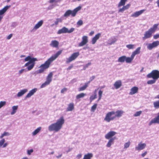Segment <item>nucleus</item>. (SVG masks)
<instances>
[{
  "instance_id": "f257e3e1",
  "label": "nucleus",
  "mask_w": 159,
  "mask_h": 159,
  "mask_svg": "<svg viewBox=\"0 0 159 159\" xmlns=\"http://www.w3.org/2000/svg\"><path fill=\"white\" fill-rule=\"evenodd\" d=\"M62 52V50L58 51L55 54L52 55L44 64H42L39 67L40 68L37 71V73H42L46 69L49 68L51 63L61 54Z\"/></svg>"
},
{
  "instance_id": "f03ea898",
  "label": "nucleus",
  "mask_w": 159,
  "mask_h": 159,
  "mask_svg": "<svg viewBox=\"0 0 159 159\" xmlns=\"http://www.w3.org/2000/svg\"><path fill=\"white\" fill-rule=\"evenodd\" d=\"M124 112L122 110H118L116 112L113 111L108 112L106 115L104 120L107 122H109L112 120L116 117L119 118L121 117Z\"/></svg>"
},
{
  "instance_id": "7ed1b4c3",
  "label": "nucleus",
  "mask_w": 159,
  "mask_h": 159,
  "mask_svg": "<svg viewBox=\"0 0 159 159\" xmlns=\"http://www.w3.org/2000/svg\"><path fill=\"white\" fill-rule=\"evenodd\" d=\"M64 122V117L62 116L57 120L56 123L50 125L48 127V129L50 131L57 132L61 129Z\"/></svg>"
},
{
  "instance_id": "20e7f679",
  "label": "nucleus",
  "mask_w": 159,
  "mask_h": 159,
  "mask_svg": "<svg viewBox=\"0 0 159 159\" xmlns=\"http://www.w3.org/2000/svg\"><path fill=\"white\" fill-rule=\"evenodd\" d=\"M28 62L26 63L24 66L27 67V69L28 71L32 70L35 65V62L38 61V59L36 58L31 57L30 56H28L25 59V61Z\"/></svg>"
},
{
  "instance_id": "39448f33",
  "label": "nucleus",
  "mask_w": 159,
  "mask_h": 159,
  "mask_svg": "<svg viewBox=\"0 0 159 159\" xmlns=\"http://www.w3.org/2000/svg\"><path fill=\"white\" fill-rule=\"evenodd\" d=\"M158 25V24H155L153 25L152 27L148 31H146L144 34V36L143 37V40H144L151 38L152 36V34L157 30Z\"/></svg>"
},
{
  "instance_id": "423d86ee",
  "label": "nucleus",
  "mask_w": 159,
  "mask_h": 159,
  "mask_svg": "<svg viewBox=\"0 0 159 159\" xmlns=\"http://www.w3.org/2000/svg\"><path fill=\"white\" fill-rule=\"evenodd\" d=\"M148 78H152L156 80L159 78V71L157 70H152L151 73L147 75Z\"/></svg>"
},
{
  "instance_id": "0eeeda50",
  "label": "nucleus",
  "mask_w": 159,
  "mask_h": 159,
  "mask_svg": "<svg viewBox=\"0 0 159 159\" xmlns=\"http://www.w3.org/2000/svg\"><path fill=\"white\" fill-rule=\"evenodd\" d=\"M80 7H77L73 10H68L64 14V16L65 17H67L69 16L70 15L73 17H74L76 15L77 12L80 10Z\"/></svg>"
},
{
  "instance_id": "6e6552de",
  "label": "nucleus",
  "mask_w": 159,
  "mask_h": 159,
  "mask_svg": "<svg viewBox=\"0 0 159 159\" xmlns=\"http://www.w3.org/2000/svg\"><path fill=\"white\" fill-rule=\"evenodd\" d=\"M52 72H50L48 74L46 77V81L43 83L41 86V88L45 87L46 85L49 84L52 81V78L53 76Z\"/></svg>"
},
{
  "instance_id": "1a4fd4ad",
  "label": "nucleus",
  "mask_w": 159,
  "mask_h": 159,
  "mask_svg": "<svg viewBox=\"0 0 159 159\" xmlns=\"http://www.w3.org/2000/svg\"><path fill=\"white\" fill-rule=\"evenodd\" d=\"M75 29L73 28H71L69 30L65 27H63L61 29L59 30L57 32L58 34H60L62 33H70L74 31Z\"/></svg>"
},
{
  "instance_id": "9d476101",
  "label": "nucleus",
  "mask_w": 159,
  "mask_h": 159,
  "mask_svg": "<svg viewBox=\"0 0 159 159\" xmlns=\"http://www.w3.org/2000/svg\"><path fill=\"white\" fill-rule=\"evenodd\" d=\"M79 52H77L73 53L71 56L68 58H66V63H69L75 60L79 55Z\"/></svg>"
},
{
  "instance_id": "9b49d317",
  "label": "nucleus",
  "mask_w": 159,
  "mask_h": 159,
  "mask_svg": "<svg viewBox=\"0 0 159 159\" xmlns=\"http://www.w3.org/2000/svg\"><path fill=\"white\" fill-rule=\"evenodd\" d=\"M159 45V41H156L153 42L151 43H149L147 46V48L149 50H152L153 48L157 47Z\"/></svg>"
},
{
  "instance_id": "f8f14e48",
  "label": "nucleus",
  "mask_w": 159,
  "mask_h": 159,
  "mask_svg": "<svg viewBox=\"0 0 159 159\" xmlns=\"http://www.w3.org/2000/svg\"><path fill=\"white\" fill-rule=\"evenodd\" d=\"M88 42V37L86 36H84L82 37V41L79 44L78 46L79 47L83 46L86 44Z\"/></svg>"
},
{
  "instance_id": "ddd939ff",
  "label": "nucleus",
  "mask_w": 159,
  "mask_h": 159,
  "mask_svg": "<svg viewBox=\"0 0 159 159\" xmlns=\"http://www.w3.org/2000/svg\"><path fill=\"white\" fill-rule=\"evenodd\" d=\"M153 123L159 124V113H158L157 117L151 120L149 123V125H151Z\"/></svg>"
},
{
  "instance_id": "4468645a",
  "label": "nucleus",
  "mask_w": 159,
  "mask_h": 159,
  "mask_svg": "<svg viewBox=\"0 0 159 159\" xmlns=\"http://www.w3.org/2000/svg\"><path fill=\"white\" fill-rule=\"evenodd\" d=\"M116 134V132L114 131H110L108 132L105 135V138L106 139H109L114 136Z\"/></svg>"
},
{
  "instance_id": "2eb2a0df",
  "label": "nucleus",
  "mask_w": 159,
  "mask_h": 159,
  "mask_svg": "<svg viewBox=\"0 0 159 159\" xmlns=\"http://www.w3.org/2000/svg\"><path fill=\"white\" fill-rule=\"evenodd\" d=\"M144 9L141 10L139 11L135 12L131 16L133 17H136L142 14L145 11Z\"/></svg>"
},
{
  "instance_id": "dca6fc26",
  "label": "nucleus",
  "mask_w": 159,
  "mask_h": 159,
  "mask_svg": "<svg viewBox=\"0 0 159 159\" xmlns=\"http://www.w3.org/2000/svg\"><path fill=\"white\" fill-rule=\"evenodd\" d=\"M146 146V144L145 143H139L138 146L135 147V149L138 151L143 150L145 148Z\"/></svg>"
},
{
  "instance_id": "f3484780",
  "label": "nucleus",
  "mask_w": 159,
  "mask_h": 159,
  "mask_svg": "<svg viewBox=\"0 0 159 159\" xmlns=\"http://www.w3.org/2000/svg\"><path fill=\"white\" fill-rule=\"evenodd\" d=\"M139 89L138 87L134 86L132 87L130 89V91L129 93V94L132 95L138 93Z\"/></svg>"
},
{
  "instance_id": "a211bd4d",
  "label": "nucleus",
  "mask_w": 159,
  "mask_h": 159,
  "mask_svg": "<svg viewBox=\"0 0 159 159\" xmlns=\"http://www.w3.org/2000/svg\"><path fill=\"white\" fill-rule=\"evenodd\" d=\"M101 34L99 33L96 34L95 36L93 38L92 40V44H94L96 42L97 40L100 37Z\"/></svg>"
},
{
  "instance_id": "6ab92c4d",
  "label": "nucleus",
  "mask_w": 159,
  "mask_h": 159,
  "mask_svg": "<svg viewBox=\"0 0 159 159\" xmlns=\"http://www.w3.org/2000/svg\"><path fill=\"white\" fill-rule=\"evenodd\" d=\"M59 44V43L58 42L57 40H54L51 41L50 45L53 47L57 48L58 47Z\"/></svg>"
},
{
  "instance_id": "aec40b11",
  "label": "nucleus",
  "mask_w": 159,
  "mask_h": 159,
  "mask_svg": "<svg viewBox=\"0 0 159 159\" xmlns=\"http://www.w3.org/2000/svg\"><path fill=\"white\" fill-rule=\"evenodd\" d=\"M114 86L116 89L120 88L122 86V83L121 80H118L116 81L114 84Z\"/></svg>"
},
{
  "instance_id": "412c9836",
  "label": "nucleus",
  "mask_w": 159,
  "mask_h": 159,
  "mask_svg": "<svg viewBox=\"0 0 159 159\" xmlns=\"http://www.w3.org/2000/svg\"><path fill=\"white\" fill-rule=\"evenodd\" d=\"M74 108V105L73 103H70L68 104L66 111H71Z\"/></svg>"
},
{
  "instance_id": "4be33fe9",
  "label": "nucleus",
  "mask_w": 159,
  "mask_h": 159,
  "mask_svg": "<svg viewBox=\"0 0 159 159\" xmlns=\"http://www.w3.org/2000/svg\"><path fill=\"white\" fill-rule=\"evenodd\" d=\"M116 139V137H115L113 138L109 139V140L106 146L107 147H110L112 144H113L114 140Z\"/></svg>"
},
{
  "instance_id": "5701e85b",
  "label": "nucleus",
  "mask_w": 159,
  "mask_h": 159,
  "mask_svg": "<svg viewBox=\"0 0 159 159\" xmlns=\"http://www.w3.org/2000/svg\"><path fill=\"white\" fill-rule=\"evenodd\" d=\"M90 83V81H88V82L85 83L84 85L80 87L78 91H81L85 90L88 87V84Z\"/></svg>"
},
{
  "instance_id": "b1692460",
  "label": "nucleus",
  "mask_w": 159,
  "mask_h": 159,
  "mask_svg": "<svg viewBox=\"0 0 159 159\" xmlns=\"http://www.w3.org/2000/svg\"><path fill=\"white\" fill-rule=\"evenodd\" d=\"M37 90V89L35 88L30 90L26 96V98H27L30 97L31 96L34 94L36 92Z\"/></svg>"
},
{
  "instance_id": "393cba45",
  "label": "nucleus",
  "mask_w": 159,
  "mask_h": 159,
  "mask_svg": "<svg viewBox=\"0 0 159 159\" xmlns=\"http://www.w3.org/2000/svg\"><path fill=\"white\" fill-rule=\"evenodd\" d=\"M130 5L129 4H127L126 6H124L122 8H120L119 10V12H123L124 11L128 9L130 7Z\"/></svg>"
},
{
  "instance_id": "a878e982",
  "label": "nucleus",
  "mask_w": 159,
  "mask_h": 159,
  "mask_svg": "<svg viewBox=\"0 0 159 159\" xmlns=\"http://www.w3.org/2000/svg\"><path fill=\"white\" fill-rule=\"evenodd\" d=\"M43 21L42 20H41L39 21L35 25L34 29L36 30L39 28L43 24Z\"/></svg>"
},
{
  "instance_id": "bb28decb",
  "label": "nucleus",
  "mask_w": 159,
  "mask_h": 159,
  "mask_svg": "<svg viewBox=\"0 0 159 159\" xmlns=\"http://www.w3.org/2000/svg\"><path fill=\"white\" fill-rule=\"evenodd\" d=\"M10 7V6H7L4 7L2 9L0 10V16L4 14Z\"/></svg>"
},
{
  "instance_id": "cd10ccee",
  "label": "nucleus",
  "mask_w": 159,
  "mask_h": 159,
  "mask_svg": "<svg viewBox=\"0 0 159 159\" xmlns=\"http://www.w3.org/2000/svg\"><path fill=\"white\" fill-rule=\"evenodd\" d=\"M93 157V154L92 153H88L84 155L83 159H91Z\"/></svg>"
},
{
  "instance_id": "c85d7f7f",
  "label": "nucleus",
  "mask_w": 159,
  "mask_h": 159,
  "mask_svg": "<svg viewBox=\"0 0 159 159\" xmlns=\"http://www.w3.org/2000/svg\"><path fill=\"white\" fill-rule=\"evenodd\" d=\"M27 91L26 89H24L23 90H21L17 94L18 97H20L23 95L24 93H25Z\"/></svg>"
},
{
  "instance_id": "c756f323",
  "label": "nucleus",
  "mask_w": 159,
  "mask_h": 159,
  "mask_svg": "<svg viewBox=\"0 0 159 159\" xmlns=\"http://www.w3.org/2000/svg\"><path fill=\"white\" fill-rule=\"evenodd\" d=\"M127 1V0H120V2L118 4V7H119L121 6H124Z\"/></svg>"
},
{
  "instance_id": "7c9ffc66",
  "label": "nucleus",
  "mask_w": 159,
  "mask_h": 159,
  "mask_svg": "<svg viewBox=\"0 0 159 159\" xmlns=\"http://www.w3.org/2000/svg\"><path fill=\"white\" fill-rule=\"evenodd\" d=\"M18 108V106H13L12 107V111L11 113V115H13L16 112Z\"/></svg>"
},
{
  "instance_id": "2f4dec72",
  "label": "nucleus",
  "mask_w": 159,
  "mask_h": 159,
  "mask_svg": "<svg viewBox=\"0 0 159 159\" xmlns=\"http://www.w3.org/2000/svg\"><path fill=\"white\" fill-rule=\"evenodd\" d=\"M125 58L126 56H122L119 58L118 61L119 62H123L125 61Z\"/></svg>"
},
{
  "instance_id": "473e14b6",
  "label": "nucleus",
  "mask_w": 159,
  "mask_h": 159,
  "mask_svg": "<svg viewBox=\"0 0 159 159\" xmlns=\"http://www.w3.org/2000/svg\"><path fill=\"white\" fill-rule=\"evenodd\" d=\"M85 95L86 94L85 93H81L76 95V98L77 99H78L80 98H83Z\"/></svg>"
},
{
  "instance_id": "72a5a7b5",
  "label": "nucleus",
  "mask_w": 159,
  "mask_h": 159,
  "mask_svg": "<svg viewBox=\"0 0 159 159\" xmlns=\"http://www.w3.org/2000/svg\"><path fill=\"white\" fill-rule=\"evenodd\" d=\"M154 107L156 109H158L159 108V100L157 101H156L153 102Z\"/></svg>"
},
{
  "instance_id": "f704fd0d",
  "label": "nucleus",
  "mask_w": 159,
  "mask_h": 159,
  "mask_svg": "<svg viewBox=\"0 0 159 159\" xmlns=\"http://www.w3.org/2000/svg\"><path fill=\"white\" fill-rule=\"evenodd\" d=\"M41 129V127H39L36 129H35L33 133V134L34 135H35L37 133H38L39 132L40 130Z\"/></svg>"
},
{
  "instance_id": "c9c22d12",
  "label": "nucleus",
  "mask_w": 159,
  "mask_h": 159,
  "mask_svg": "<svg viewBox=\"0 0 159 159\" xmlns=\"http://www.w3.org/2000/svg\"><path fill=\"white\" fill-rule=\"evenodd\" d=\"M97 104L95 103L94 104L91 108V111H92L94 112L95 110L97 108Z\"/></svg>"
},
{
  "instance_id": "e433bc0d",
  "label": "nucleus",
  "mask_w": 159,
  "mask_h": 159,
  "mask_svg": "<svg viewBox=\"0 0 159 159\" xmlns=\"http://www.w3.org/2000/svg\"><path fill=\"white\" fill-rule=\"evenodd\" d=\"M156 80L153 79L152 80H149L148 81L147 83L148 84H152L155 83Z\"/></svg>"
},
{
  "instance_id": "4c0bfd02",
  "label": "nucleus",
  "mask_w": 159,
  "mask_h": 159,
  "mask_svg": "<svg viewBox=\"0 0 159 159\" xmlns=\"http://www.w3.org/2000/svg\"><path fill=\"white\" fill-rule=\"evenodd\" d=\"M125 60V61L127 63H130L133 60L130 57H126Z\"/></svg>"
},
{
  "instance_id": "58836bf2",
  "label": "nucleus",
  "mask_w": 159,
  "mask_h": 159,
  "mask_svg": "<svg viewBox=\"0 0 159 159\" xmlns=\"http://www.w3.org/2000/svg\"><path fill=\"white\" fill-rule=\"evenodd\" d=\"M140 49L141 48L140 47H138L134 51V52L136 55L139 53L140 52Z\"/></svg>"
},
{
  "instance_id": "ea45409f",
  "label": "nucleus",
  "mask_w": 159,
  "mask_h": 159,
  "mask_svg": "<svg viewBox=\"0 0 159 159\" xmlns=\"http://www.w3.org/2000/svg\"><path fill=\"white\" fill-rule=\"evenodd\" d=\"M127 48L129 49H133L134 47V45L133 44H128L126 46Z\"/></svg>"
},
{
  "instance_id": "a19ab883",
  "label": "nucleus",
  "mask_w": 159,
  "mask_h": 159,
  "mask_svg": "<svg viewBox=\"0 0 159 159\" xmlns=\"http://www.w3.org/2000/svg\"><path fill=\"white\" fill-rule=\"evenodd\" d=\"M102 91L101 90H100L98 92V96H99V98L98 100H100L102 98Z\"/></svg>"
},
{
  "instance_id": "79ce46f5",
  "label": "nucleus",
  "mask_w": 159,
  "mask_h": 159,
  "mask_svg": "<svg viewBox=\"0 0 159 159\" xmlns=\"http://www.w3.org/2000/svg\"><path fill=\"white\" fill-rule=\"evenodd\" d=\"M142 113L141 111H139L136 112L134 114V116H139Z\"/></svg>"
},
{
  "instance_id": "37998d69",
  "label": "nucleus",
  "mask_w": 159,
  "mask_h": 159,
  "mask_svg": "<svg viewBox=\"0 0 159 159\" xmlns=\"http://www.w3.org/2000/svg\"><path fill=\"white\" fill-rule=\"evenodd\" d=\"M61 21L62 20L61 18H57L56 19V21L55 22V24L56 25H57L59 22H61Z\"/></svg>"
},
{
  "instance_id": "c03bdc74",
  "label": "nucleus",
  "mask_w": 159,
  "mask_h": 159,
  "mask_svg": "<svg viewBox=\"0 0 159 159\" xmlns=\"http://www.w3.org/2000/svg\"><path fill=\"white\" fill-rule=\"evenodd\" d=\"M130 142L129 141L128 142L126 143H125L124 144V148H128L130 145Z\"/></svg>"
},
{
  "instance_id": "a18cd8bd",
  "label": "nucleus",
  "mask_w": 159,
  "mask_h": 159,
  "mask_svg": "<svg viewBox=\"0 0 159 159\" xmlns=\"http://www.w3.org/2000/svg\"><path fill=\"white\" fill-rule=\"evenodd\" d=\"M97 98L96 95H92L90 97V101H92L95 98Z\"/></svg>"
},
{
  "instance_id": "49530a36",
  "label": "nucleus",
  "mask_w": 159,
  "mask_h": 159,
  "mask_svg": "<svg viewBox=\"0 0 159 159\" xmlns=\"http://www.w3.org/2000/svg\"><path fill=\"white\" fill-rule=\"evenodd\" d=\"M6 104V102L5 101H1L0 102V108H1L3 106L5 105Z\"/></svg>"
},
{
  "instance_id": "de8ad7c7",
  "label": "nucleus",
  "mask_w": 159,
  "mask_h": 159,
  "mask_svg": "<svg viewBox=\"0 0 159 159\" xmlns=\"http://www.w3.org/2000/svg\"><path fill=\"white\" fill-rule=\"evenodd\" d=\"M83 22L82 20H79L77 22V24L79 25H82Z\"/></svg>"
},
{
  "instance_id": "09e8293b",
  "label": "nucleus",
  "mask_w": 159,
  "mask_h": 159,
  "mask_svg": "<svg viewBox=\"0 0 159 159\" xmlns=\"http://www.w3.org/2000/svg\"><path fill=\"white\" fill-rule=\"evenodd\" d=\"M159 38V34H156L153 36L154 39H156Z\"/></svg>"
},
{
  "instance_id": "8fccbe9b",
  "label": "nucleus",
  "mask_w": 159,
  "mask_h": 159,
  "mask_svg": "<svg viewBox=\"0 0 159 159\" xmlns=\"http://www.w3.org/2000/svg\"><path fill=\"white\" fill-rule=\"evenodd\" d=\"M5 142V139H3L0 141V147L2 146Z\"/></svg>"
},
{
  "instance_id": "3c124183",
  "label": "nucleus",
  "mask_w": 159,
  "mask_h": 159,
  "mask_svg": "<svg viewBox=\"0 0 159 159\" xmlns=\"http://www.w3.org/2000/svg\"><path fill=\"white\" fill-rule=\"evenodd\" d=\"M67 90V89L66 88H64L61 89V93H63L65 92Z\"/></svg>"
},
{
  "instance_id": "603ef678",
  "label": "nucleus",
  "mask_w": 159,
  "mask_h": 159,
  "mask_svg": "<svg viewBox=\"0 0 159 159\" xmlns=\"http://www.w3.org/2000/svg\"><path fill=\"white\" fill-rule=\"evenodd\" d=\"M33 152V150L32 149L30 150H28L27 151L28 154L29 155H30L31 153Z\"/></svg>"
},
{
  "instance_id": "864d4df0",
  "label": "nucleus",
  "mask_w": 159,
  "mask_h": 159,
  "mask_svg": "<svg viewBox=\"0 0 159 159\" xmlns=\"http://www.w3.org/2000/svg\"><path fill=\"white\" fill-rule=\"evenodd\" d=\"M136 55L135 54L134 52L132 53V55L131 56V57H130L132 60H133L134 59L135 56Z\"/></svg>"
},
{
  "instance_id": "5fc2aeb1",
  "label": "nucleus",
  "mask_w": 159,
  "mask_h": 159,
  "mask_svg": "<svg viewBox=\"0 0 159 159\" xmlns=\"http://www.w3.org/2000/svg\"><path fill=\"white\" fill-rule=\"evenodd\" d=\"M73 67V65H71L70 66H69L67 68V70H70L71 68Z\"/></svg>"
},
{
  "instance_id": "6e6d98bb",
  "label": "nucleus",
  "mask_w": 159,
  "mask_h": 159,
  "mask_svg": "<svg viewBox=\"0 0 159 159\" xmlns=\"http://www.w3.org/2000/svg\"><path fill=\"white\" fill-rule=\"evenodd\" d=\"M147 152L145 151L143 153L141 154V156L142 157H144L147 154Z\"/></svg>"
},
{
  "instance_id": "4d7b16f0",
  "label": "nucleus",
  "mask_w": 159,
  "mask_h": 159,
  "mask_svg": "<svg viewBox=\"0 0 159 159\" xmlns=\"http://www.w3.org/2000/svg\"><path fill=\"white\" fill-rule=\"evenodd\" d=\"M25 70L24 69H22L19 71V74H21Z\"/></svg>"
},
{
  "instance_id": "13d9d810",
  "label": "nucleus",
  "mask_w": 159,
  "mask_h": 159,
  "mask_svg": "<svg viewBox=\"0 0 159 159\" xmlns=\"http://www.w3.org/2000/svg\"><path fill=\"white\" fill-rule=\"evenodd\" d=\"M12 34H9L8 36V37H7V39H10L11 37H12Z\"/></svg>"
},
{
  "instance_id": "bf43d9fd",
  "label": "nucleus",
  "mask_w": 159,
  "mask_h": 159,
  "mask_svg": "<svg viewBox=\"0 0 159 159\" xmlns=\"http://www.w3.org/2000/svg\"><path fill=\"white\" fill-rule=\"evenodd\" d=\"M95 78V76H93L92 77H91L90 78V82L92 81Z\"/></svg>"
},
{
  "instance_id": "052dcab7",
  "label": "nucleus",
  "mask_w": 159,
  "mask_h": 159,
  "mask_svg": "<svg viewBox=\"0 0 159 159\" xmlns=\"http://www.w3.org/2000/svg\"><path fill=\"white\" fill-rule=\"evenodd\" d=\"M3 134L4 136H7V135H9V134L8 132H4V133Z\"/></svg>"
},
{
  "instance_id": "680f3d73",
  "label": "nucleus",
  "mask_w": 159,
  "mask_h": 159,
  "mask_svg": "<svg viewBox=\"0 0 159 159\" xmlns=\"http://www.w3.org/2000/svg\"><path fill=\"white\" fill-rule=\"evenodd\" d=\"M81 156L82 155L81 154H79L77 155V157L78 159H79L81 157Z\"/></svg>"
},
{
  "instance_id": "e2e57ef3",
  "label": "nucleus",
  "mask_w": 159,
  "mask_h": 159,
  "mask_svg": "<svg viewBox=\"0 0 159 159\" xmlns=\"http://www.w3.org/2000/svg\"><path fill=\"white\" fill-rule=\"evenodd\" d=\"M94 33V31H91L89 34V35L90 36H92Z\"/></svg>"
},
{
  "instance_id": "0e129e2a",
  "label": "nucleus",
  "mask_w": 159,
  "mask_h": 159,
  "mask_svg": "<svg viewBox=\"0 0 159 159\" xmlns=\"http://www.w3.org/2000/svg\"><path fill=\"white\" fill-rule=\"evenodd\" d=\"M56 0H50L49 2L50 3H52L53 2H56Z\"/></svg>"
},
{
  "instance_id": "69168bd1",
  "label": "nucleus",
  "mask_w": 159,
  "mask_h": 159,
  "mask_svg": "<svg viewBox=\"0 0 159 159\" xmlns=\"http://www.w3.org/2000/svg\"><path fill=\"white\" fill-rule=\"evenodd\" d=\"M158 7H159V0H157L156 2Z\"/></svg>"
},
{
  "instance_id": "338daca9",
  "label": "nucleus",
  "mask_w": 159,
  "mask_h": 159,
  "mask_svg": "<svg viewBox=\"0 0 159 159\" xmlns=\"http://www.w3.org/2000/svg\"><path fill=\"white\" fill-rule=\"evenodd\" d=\"M91 64V63H90V62L88 63V64H87L86 65V66H87H87H89Z\"/></svg>"
},
{
  "instance_id": "774afa93",
  "label": "nucleus",
  "mask_w": 159,
  "mask_h": 159,
  "mask_svg": "<svg viewBox=\"0 0 159 159\" xmlns=\"http://www.w3.org/2000/svg\"><path fill=\"white\" fill-rule=\"evenodd\" d=\"M155 98L159 99V94L157 95L155 97Z\"/></svg>"
}]
</instances>
